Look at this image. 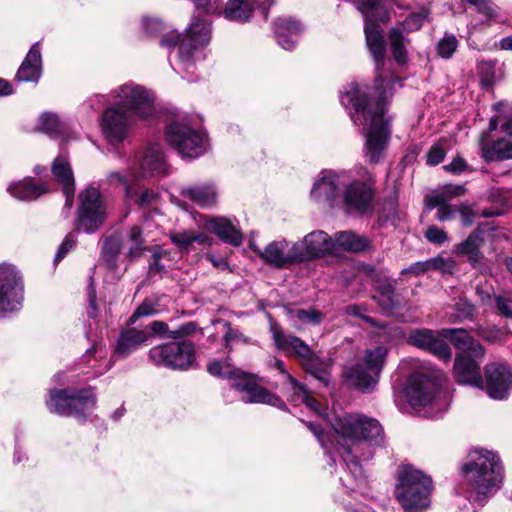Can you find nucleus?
Wrapping results in <instances>:
<instances>
[{"mask_svg":"<svg viewBox=\"0 0 512 512\" xmlns=\"http://www.w3.org/2000/svg\"><path fill=\"white\" fill-rule=\"evenodd\" d=\"M358 10L364 16L366 45L375 62L377 73L375 88L378 91L379 99L376 103H371L368 99V87L351 83L341 95L340 101L345 107L351 106L349 111L351 120L356 126H363V130H365V156L371 163H378L390 138L388 122L384 119L387 98L385 88L393 82L400 83L401 80L391 77L386 81L383 78L382 69L385 65L386 47L383 29L376 23V20L379 18L384 22L387 20V15L380 1L362 0L358 5Z\"/></svg>","mask_w":512,"mask_h":512,"instance_id":"obj_1","label":"nucleus"},{"mask_svg":"<svg viewBox=\"0 0 512 512\" xmlns=\"http://www.w3.org/2000/svg\"><path fill=\"white\" fill-rule=\"evenodd\" d=\"M306 426L325 450L331 447L336 449L356 477L363 474L360 462L371 459L374 447L384 442V431L380 423L362 414H344L331 421L335 443L328 439L319 425L308 422Z\"/></svg>","mask_w":512,"mask_h":512,"instance_id":"obj_2","label":"nucleus"},{"mask_svg":"<svg viewBox=\"0 0 512 512\" xmlns=\"http://www.w3.org/2000/svg\"><path fill=\"white\" fill-rule=\"evenodd\" d=\"M462 470L466 478V496L473 504L484 506L501 487L503 468L499 457L491 451L471 452L470 461Z\"/></svg>","mask_w":512,"mask_h":512,"instance_id":"obj_3","label":"nucleus"},{"mask_svg":"<svg viewBox=\"0 0 512 512\" xmlns=\"http://www.w3.org/2000/svg\"><path fill=\"white\" fill-rule=\"evenodd\" d=\"M431 477L411 465L402 466L398 474L395 497L405 512H423L431 502Z\"/></svg>","mask_w":512,"mask_h":512,"instance_id":"obj_4","label":"nucleus"},{"mask_svg":"<svg viewBox=\"0 0 512 512\" xmlns=\"http://www.w3.org/2000/svg\"><path fill=\"white\" fill-rule=\"evenodd\" d=\"M495 114L489 122V133L497 132L501 136L488 145V132L480 138L481 155L485 161L512 159V103L500 101L493 105Z\"/></svg>","mask_w":512,"mask_h":512,"instance_id":"obj_5","label":"nucleus"},{"mask_svg":"<svg viewBox=\"0 0 512 512\" xmlns=\"http://www.w3.org/2000/svg\"><path fill=\"white\" fill-rule=\"evenodd\" d=\"M211 38L210 23L205 18L194 17L185 35L181 36L176 32L165 35L160 45L164 47H175L179 45L180 69L189 71L194 66V53L206 46Z\"/></svg>","mask_w":512,"mask_h":512,"instance_id":"obj_6","label":"nucleus"},{"mask_svg":"<svg viewBox=\"0 0 512 512\" xmlns=\"http://www.w3.org/2000/svg\"><path fill=\"white\" fill-rule=\"evenodd\" d=\"M110 96L115 100L113 106L133 114L138 120H147L155 113L153 95L143 86L133 82L119 86Z\"/></svg>","mask_w":512,"mask_h":512,"instance_id":"obj_7","label":"nucleus"},{"mask_svg":"<svg viewBox=\"0 0 512 512\" xmlns=\"http://www.w3.org/2000/svg\"><path fill=\"white\" fill-rule=\"evenodd\" d=\"M96 401L92 388L81 389L72 394H68L67 390L53 389L46 405L52 413L85 419L87 412L95 407Z\"/></svg>","mask_w":512,"mask_h":512,"instance_id":"obj_8","label":"nucleus"},{"mask_svg":"<svg viewBox=\"0 0 512 512\" xmlns=\"http://www.w3.org/2000/svg\"><path fill=\"white\" fill-rule=\"evenodd\" d=\"M149 358L155 365L185 370L195 361V346L187 340L162 344L150 349Z\"/></svg>","mask_w":512,"mask_h":512,"instance_id":"obj_9","label":"nucleus"},{"mask_svg":"<svg viewBox=\"0 0 512 512\" xmlns=\"http://www.w3.org/2000/svg\"><path fill=\"white\" fill-rule=\"evenodd\" d=\"M165 136L183 158H197L206 150L205 136L185 123H171L166 128Z\"/></svg>","mask_w":512,"mask_h":512,"instance_id":"obj_10","label":"nucleus"},{"mask_svg":"<svg viewBox=\"0 0 512 512\" xmlns=\"http://www.w3.org/2000/svg\"><path fill=\"white\" fill-rule=\"evenodd\" d=\"M373 198L374 181L371 176L349 179L345 174L340 200L347 212L366 213L371 209Z\"/></svg>","mask_w":512,"mask_h":512,"instance_id":"obj_11","label":"nucleus"},{"mask_svg":"<svg viewBox=\"0 0 512 512\" xmlns=\"http://www.w3.org/2000/svg\"><path fill=\"white\" fill-rule=\"evenodd\" d=\"M228 378L232 380L231 387L243 393V401L246 403H263L286 410V404L279 396L271 393L258 383V377L254 374L233 370Z\"/></svg>","mask_w":512,"mask_h":512,"instance_id":"obj_12","label":"nucleus"},{"mask_svg":"<svg viewBox=\"0 0 512 512\" xmlns=\"http://www.w3.org/2000/svg\"><path fill=\"white\" fill-rule=\"evenodd\" d=\"M79 199L76 228L86 233H93L105 220V207L101 194L98 189L89 187L80 193Z\"/></svg>","mask_w":512,"mask_h":512,"instance_id":"obj_13","label":"nucleus"},{"mask_svg":"<svg viewBox=\"0 0 512 512\" xmlns=\"http://www.w3.org/2000/svg\"><path fill=\"white\" fill-rule=\"evenodd\" d=\"M23 301V283L12 265H0V318L18 311Z\"/></svg>","mask_w":512,"mask_h":512,"instance_id":"obj_14","label":"nucleus"},{"mask_svg":"<svg viewBox=\"0 0 512 512\" xmlns=\"http://www.w3.org/2000/svg\"><path fill=\"white\" fill-rule=\"evenodd\" d=\"M440 385V375H431L424 372L413 373L405 387L408 402L413 407L427 406L434 400Z\"/></svg>","mask_w":512,"mask_h":512,"instance_id":"obj_15","label":"nucleus"},{"mask_svg":"<svg viewBox=\"0 0 512 512\" xmlns=\"http://www.w3.org/2000/svg\"><path fill=\"white\" fill-rule=\"evenodd\" d=\"M138 121L133 114L112 105L103 112L101 127L109 143L116 145L128 138L131 129Z\"/></svg>","mask_w":512,"mask_h":512,"instance_id":"obj_16","label":"nucleus"},{"mask_svg":"<svg viewBox=\"0 0 512 512\" xmlns=\"http://www.w3.org/2000/svg\"><path fill=\"white\" fill-rule=\"evenodd\" d=\"M512 386V372L510 368L501 363H491L485 366V385L483 389L489 397L503 400L508 396Z\"/></svg>","mask_w":512,"mask_h":512,"instance_id":"obj_17","label":"nucleus"},{"mask_svg":"<svg viewBox=\"0 0 512 512\" xmlns=\"http://www.w3.org/2000/svg\"><path fill=\"white\" fill-rule=\"evenodd\" d=\"M138 170L133 171V178L163 177L168 174V165L162 147L158 143L149 145L137 159Z\"/></svg>","mask_w":512,"mask_h":512,"instance_id":"obj_18","label":"nucleus"},{"mask_svg":"<svg viewBox=\"0 0 512 512\" xmlns=\"http://www.w3.org/2000/svg\"><path fill=\"white\" fill-rule=\"evenodd\" d=\"M484 357H478L470 353H460L456 356L453 374L460 384H467L483 389V379L480 365Z\"/></svg>","mask_w":512,"mask_h":512,"instance_id":"obj_19","label":"nucleus"},{"mask_svg":"<svg viewBox=\"0 0 512 512\" xmlns=\"http://www.w3.org/2000/svg\"><path fill=\"white\" fill-rule=\"evenodd\" d=\"M298 246L299 261L321 257L326 253H333V238L322 230L307 234L302 242L294 243Z\"/></svg>","mask_w":512,"mask_h":512,"instance_id":"obj_20","label":"nucleus"},{"mask_svg":"<svg viewBox=\"0 0 512 512\" xmlns=\"http://www.w3.org/2000/svg\"><path fill=\"white\" fill-rule=\"evenodd\" d=\"M297 251L298 246L293 244L288 249V243L283 240L269 243L263 251L259 252V255L267 264L276 268H285L300 262Z\"/></svg>","mask_w":512,"mask_h":512,"instance_id":"obj_21","label":"nucleus"},{"mask_svg":"<svg viewBox=\"0 0 512 512\" xmlns=\"http://www.w3.org/2000/svg\"><path fill=\"white\" fill-rule=\"evenodd\" d=\"M345 173L325 172L321 179L315 182L311 196L317 201H327L331 205L341 198Z\"/></svg>","mask_w":512,"mask_h":512,"instance_id":"obj_22","label":"nucleus"},{"mask_svg":"<svg viewBox=\"0 0 512 512\" xmlns=\"http://www.w3.org/2000/svg\"><path fill=\"white\" fill-rule=\"evenodd\" d=\"M271 332L277 348L295 356L301 365L314 353L303 340L283 333L277 325L271 327Z\"/></svg>","mask_w":512,"mask_h":512,"instance_id":"obj_23","label":"nucleus"},{"mask_svg":"<svg viewBox=\"0 0 512 512\" xmlns=\"http://www.w3.org/2000/svg\"><path fill=\"white\" fill-rule=\"evenodd\" d=\"M271 5V0H266L261 3L256 0H229L226 4L224 15L225 18L229 20L245 22L251 17L254 8L257 7L266 20L268 17V9Z\"/></svg>","mask_w":512,"mask_h":512,"instance_id":"obj_24","label":"nucleus"},{"mask_svg":"<svg viewBox=\"0 0 512 512\" xmlns=\"http://www.w3.org/2000/svg\"><path fill=\"white\" fill-rule=\"evenodd\" d=\"M42 75V57L39 43L31 46L26 57L21 63L16 79L21 82L37 83Z\"/></svg>","mask_w":512,"mask_h":512,"instance_id":"obj_25","label":"nucleus"},{"mask_svg":"<svg viewBox=\"0 0 512 512\" xmlns=\"http://www.w3.org/2000/svg\"><path fill=\"white\" fill-rule=\"evenodd\" d=\"M150 337L147 329L128 328L120 333L115 353L120 357H126L144 345Z\"/></svg>","mask_w":512,"mask_h":512,"instance_id":"obj_26","label":"nucleus"},{"mask_svg":"<svg viewBox=\"0 0 512 512\" xmlns=\"http://www.w3.org/2000/svg\"><path fill=\"white\" fill-rule=\"evenodd\" d=\"M441 336L450 340L461 353H470L478 357L485 356L484 347L472 338L465 329H442Z\"/></svg>","mask_w":512,"mask_h":512,"instance_id":"obj_27","label":"nucleus"},{"mask_svg":"<svg viewBox=\"0 0 512 512\" xmlns=\"http://www.w3.org/2000/svg\"><path fill=\"white\" fill-rule=\"evenodd\" d=\"M51 170L55 179L62 186L63 194L66 197L65 206L70 209L73 205L75 193V182L71 166L66 159L57 157L52 164Z\"/></svg>","mask_w":512,"mask_h":512,"instance_id":"obj_28","label":"nucleus"},{"mask_svg":"<svg viewBox=\"0 0 512 512\" xmlns=\"http://www.w3.org/2000/svg\"><path fill=\"white\" fill-rule=\"evenodd\" d=\"M346 379L362 392L372 391L378 384L380 376L367 368L362 362H358L345 372Z\"/></svg>","mask_w":512,"mask_h":512,"instance_id":"obj_29","label":"nucleus"},{"mask_svg":"<svg viewBox=\"0 0 512 512\" xmlns=\"http://www.w3.org/2000/svg\"><path fill=\"white\" fill-rule=\"evenodd\" d=\"M207 230L215 234L223 242L239 246L243 241L242 233L224 217H213L205 223Z\"/></svg>","mask_w":512,"mask_h":512,"instance_id":"obj_30","label":"nucleus"},{"mask_svg":"<svg viewBox=\"0 0 512 512\" xmlns=\"http://www.w3.org/2000/svg\"><path fill=\"white\" fill-rule=\"evenodd\" d=\"M301 31V25L288 17L278 18L274 23L275 38L280 46L292 50Z\"/></svg>","mask_w":512,"mask_h":512,"instance_id":"obj_31","label":"nucleus"},{"mask_svg":"<svg viewBox=\"0 0 512 512\" xmlns=\"http://www.w3.org/2000/svg\"><path fill=\"white\" fill-rule=\"evenodd\" d=\"M49 191L44 183H37L33 178L11 184L8 192L16 199L22 201H33Z\"/></svg>","mask_w":512,"mask_h":512,"instance_id":"obj_32","label":"nucleus"},{"mask_svg":"<svg viewBox=\"0 0 512 512\" xmlns=\"http://www.w3.org/2000/svg\"><path fill=\"white\" fill-rule=\"evenodd\" d=\"M369 246L368 240L352 231L337 232L333 238V253L341 250L348 252H361Z\"/></svg>","mask_w":512,"mask_h":512,"instance_id":"obj_33","label":"nucleus"},{"mask_svg":"<svg viewBox=\"0 0 512 512\" xmlns=\"http://www.w3.org/2000/svg\"><path fill=\"white\" fill-rule=\"evenodd\" d=\"M171 242L181 251L189 252L194 248V244L201 246L211 245L212 239L205 233H196L191 230L175 231L169 234Z\"/></svg>","mask_w":512,"mask_h":512,"instance_id":"obj_34","label":"nucleus"},{"mask_svg":"<svg viewBox=\"0 0 512 512\" xmlns=\"http://www.w3.org/2000/svg\"><path fill=\"white\" fill-rule=\"evenodd\" d=\"M396 282L380 284L373 299L386 313L392 312L402 303L400 296L396 294Z\"/></svg>","mask_w":512,"mask_h":512,"instance_id":"obj_35","label":"nucleus"},{"mask_svg":"<svg viewBox=\"0 0 512 512\" xmlns=\"http://www.w3.org/2000/svg\"><path fill=\"white\" fill-rule=\"evenodd\" d=\"M332 362L330 359L320 358L317 354L313 353L303 364L306 372L310 373L324 386H328L330 382V368Z\"/></svg>","mask_w":512,"mask_h":512,"instance_id":"obj_36","label":"nucleus"},{"mask_svg":"<svg viewBox=\"0 0 512 512\" xmlns=\"http://www.w3.org/2000/svg\"><path fill=\"white\" fill-rule=\"evenodd\" d=\"M387 36L394 60L398 64H405L408 60L407 46L410 43V39L402 34V31L398 28H390Z\"/></svg>","mask_w":512,"mask_h":512,"instance_id":"obj_37","label":"nucleus"},{"mask_svg":"<svg viewBox=\"0 0 512 512\" xmlns=\"http://www.w3.org/2000/svg\"><path fill=\"white\" fill-rule=\"evenodd\" d=\"M150 329L153 334H156L165 339H180L193 334L197 326L194 322H186L180 325L177 329L170 330L168 325L163 321H153Z\"/></svg>","mask_w":512,"mask_h":512,"instance_id":"obj_38","label":"nucleus"},{"mask_svg":"<svg viewBox=\"0 0 512 512\" xmlns=\"http://www.w3.org/2000/svg\"><path fill=\"white\" fill-rule=\"evenodd\" d=\"M483 243L482 232L477 229L473 231L468 238L458 246V252L468 256V261L473 267H476L478 263L483 259L479 249Z\"/></svg>","mask_w":512,"mask_h":512,"instance_id":"obj_39","label":"nucleus"},{"mask_svg":"<svg viewBox=\"0 0 512 512\" xmlns=\"http://www.w3.org/2000/svg\"><path fill=\"white\" fill-rule=\"evenodd\" d=\"M182 195L200 206H210L216 203L217 193L211 185H196L182 190Z\"/></svg>","mask_w":512,"mask_h":512,"instance_id":"obj_40","label":"nucleus"},{"mask_svg":"<svg viewBox=\"0 0 512 512\" xmlns=\"http://www.w3.org/2000/svg\"><path fill=\"white\" fill-rule=\"evenodd\" d=\"M466 189L463 185L447 184L440 191L425 197L426 207L431 210L437 204L449 203L453 198L463 195Z\"/></svg>","mask_w":512,"mask_h":512,"instance_id":"obj_41","label":"nucleus"},{"mask_svg":"<svg viewBox=\"0 0 512 512\" xmlns=\"http://www.w3.org/2000/svg\"><path fill=\"white\" fill-rule=\"evenodd\" d=\"M388 353L389 350L387 347L382 345L376 346L374 348L367 349L360 362L380 376L385 366Z\"/></svg>","mask_w":512,"mask_h":512,"instance_id":"obj_42","label":"nucleus"},{"mask_svg":"<svg viewBox=\"0 0 512 512\" xmlns=\"http://www.w3.org/2000/svg\"><path fill=\"white\" fill-rule=\"evenodd\" d=\"M128 250L126 256L131 260H136L149 248L145 246L143 231L139 226H132L126 235Z\"/></svg>","mask_w":512,"mask_h":512,"instance_id":"obj_43","label":"nucleus"},{"mask_svg":"<svg viewBox=\"0 0 512 512\" xmlns=\"http://www.w3.org/2000/svg\"><path fill=\"white\" fill-rule=\"evenodd\" d=\"M122 249L121 239L117 236H110L105 239L102 247V259L110 269H116L117 259Z\"/></svg>","mask_w":512,"mask_h":512,"instance_id":"obj_44","label":"nucleus"},{"mask_svg":"<svg viewBox=\"0 0 512 512\" xmlns=\"http://www.w3.org/2000/svg\"><path fill=\"white\" fill-rule=\"evenodd\" d=\"M285 384L287 385L288 389L289 401L294 403L295 405L302 404L306 396L309 394V391L306 388V386L297 381L290 374H286Z\"/></svg>","mask_w":512,"mask_h":512,"instance_id":"obj_45","label":"nucleus"},{"mask_svg":"<svg viewBox=\"0 0 512 512\" xmlns=\"http://www.w3.org/2000/svg\"><path fill=\"white\" fill-rule=\"evenodd\" d=\"M224 328L226 329L225 334L223 336L225 347L231 351L234 344H244L247 345L250 343V338L245 336L240 330L232 327L231 323L225 321L223 323Z\"/></svg>","mask_w":512,"mask_h":512,"instance_id":"obj_46","label":"nucleus"},{"mask_svg":"<svg viewBox=\"0 0 512 512\" xmlns=\"http://www.w3.org/2000/svg\"><path fill=\"white\" fill-rule=\"evenodd\" d=\"M39 130L55 138L62 133V125L55 114L43 113L40 117Z\"/></svg>","mask_w":512,"mask_h":512,"instance_id":"obj_47","label":"nucleus"},{"mask_svg":"<svg viewBox=\"0 0 512 512\" xmlns=\"http://www.w3.org/2000/svg\"><path fill=\"white\" fill-rule=\"evenodd\" d=\"M434 338L433 331L421 328L411 331L407 341L415 347L427 350Z\"/></svg>","mask_w":512,"mask_h":512,"instance_id":"obj_48","label":"nucleus"},{"mask_svg":"<svg viewBox=\"0 0 512 512\" xmlns=\"http://www.w3.org/2000/svg\"><path fill=\"white\" fill-rule=\"evenodd\" d=\"M458 40L453 34H445L437 43V53L444 59H449L453 56L458 47Z\"/></svg>","mask_w":512,"mask_h":512,"instance_id":"obj_49","label":"nucleus"},{"mask_svg":"<svg viewBox=\"0 0 512 512\" xmlns=\"http://www.w3.org/2000/svg\"><path fill=\"white\" fill-rule=\"evenodd\" d=\"M426 15L423 13H414L409 15L404 21L398 23L393 28H398L402 34L406 35L410 32L419 30L424 23Z\"/></svg>","mask_w":512,"mask_h":512,"instance_id":"obj_50","label":"nucleus"},{"mask_svg":"<svg viewBox=\"0 0 512 512\" xmlns=\"http://www.w3.org/2000/svg\"><path fill=\"white\" fill-rule=\"evenodd\" d=\"M512 196V191L505 188L493 187L488 191V200L496 205V208L503 209Z\"/></svg>","mask_w":512,"mask_h":512,"instance_id":"obj_51","label":"nucleus"},{"mask_svg":"<svg viewBox=\"0 0 512 512\" xmlns=\"http://www.w3.org/2000/svg\"><path fill=\"white\" fill-rule=\"evenodd\" d=\"M431 270L439 271L444 274H452L456 268V262L448 257L443 258L440 256L430 258Z\"/></svg>","mask_w":512,"mask_h":512,"instance_id":"obj_52","label":"nucleus"},{"mask_svg":"<svg viewBox=\"0 0 512 512\" xmlns=\"http://www.w3.org/2000/svg\"><path fill=\"white\" fill-rule=\"evenodd\" d=\"M446 155V150L442 142L433 144L426 154V164L436 166L440 164Z\"/></svg>","mask_w":512,"mask_h":512,"instance_id":"obj_53","label":"nucleus"},{"mask_svg":"<svg viewBox=\"0 0 512 512\" xmlns=\"http://www.w3.org/2000/svg\"><path fill=\"white\" fill-rule=\"evenodd\" d=\"M427 351L431 352L442 360H449L451 357L450 347L446 342L435 336Z\"/></svg>","mask_w":512,"mask_h":512,"instance_id":"obj_54","label":"nucleus"},{"mask_svg":"<svg viewBox=\"0 0 512 512\" xmlns=\"http://www.w3.org/2000/svg\"><path fill=\"white\" fill-rule=\"evenodd\" d=\"M294 317L303 323L319 324L323 318V314L320 311L311 309H297L292 311Z\"/></svg>","mask_w":512,"mask_h":512,"instance_id":"obj_55","label":"nucleus"},{"mask_svg":"<svg viewBox=\"0 0 512 512\" xmlns=\"http://www.w3.org/2000/svg\"><path fill=\"white\" fill-rule=\"evenodd\" d=\"M476 7L477 11L488 18H495L497 12L490 0H462Z\"/></svg>","mask_w":512,"mask_h":512,"instance_id":"obj_56","label":"nucleus"},{"mask_svg":"<svg viewBox=\"0 0 512 512\" xmlns=\"http://www.w3.org/2000/svg\"><path fill=\"white\" fill-rule=\"evenodd\" d=\"M159 199V193L152 189L141 191L136 199V203L140 208L146 209L156 204Z\"/></svg>","mask_w":512,"mask_h":512,"instance_id":"obj_57","label":"nucleus"},{"mask_svg":"<svg viewBox=\"0 0 512 512\" xmlns=\"http://www.w3.org/2000/svg\"><path fill=\"white\" fill-rule=\"evenodd\" d=\"M493 306L501 316L512 318V299L503 295L495 296Z\"/></svg>","mask_w":512,"mask_h":512,"instance_id":"obj_58","label":"nucleus"},{"mask_svg":"<svg viewBox=\"0 0 512 512\" xmlns=\"http://www.w3.org/2000/svg\"><path fill=\"white\" fill-rule=\"evenodd\" d=\"M156 313L157 309L155 308V305L151 301L145 300L137 307L129 321L130 323H135L140 317L152 316Z\"/></svg>","mask_w":512,"mask_h":512,"instance_id":"obj_59","label":"nucleus"},{"mask_svg":"<svg viewBox=\"0 0 512 512\" xmlns=\"http://www.w3.org/2000/svg\"><path fill=\"white\" fill-rule=\"evenodd\" d=\"M163 252L160 249H154L151 261L149 263V274L163 275L166 272L165 266L161 263Z\"/></svg>","mask_w":512,"mask_h":512,"instance_id":"obj_60","label":"nucleus"},{"mask_svg":"<svg viewBox=\"0 0 512 512\" xmlns=\"http://www.w3.org/2000/svg\"><path fill=\"white\" fill-rule=\"evenodd\" d=\"M425 237L429 242L438 245H441L448 240L447 233L437 226H430L425 232Z\"/></svg>","mask_w":512,"mask_h":512,"instance_id":"obj_61","label":"nucleus"},{"mask_svg":"<svg viewBox=\"0 0 512 512\" xmlns=\"http://www.w3.org/2000/svg\"><path fill=\"white\" fill-rule=\"evenodd\" d=\"M75 244H76L75 237L73 236L72 233H69L65 237L63 242L61 243V245L56 253L54 262L58 263L59 261H61L65 257V255L75 246Z\"/></svg>","mask_w":512,"mask_h":512,"instance_id":"obj_62","label":"nucleus"},{"mask_svg":"<svg viewBox=\"0 0 512 512\" xmlns=\"http://www.w3.org/2000/svg\"><path fill=\"white\" fill-rule=\"evenodd\" d=\"M435 208H437L436 219L438 221L450 220L455 216V214L457 212L456 208H454L449 203H445V202L443 204L435 205Z\"/></svg>","mask_w":512,"mask_h":512,"instance_id":"obj_63","label":"nucleus"},{"mask_svg":"<svg viewBox=\"0 0 512 512\" xmlns=\"http://www.w3.org/2000/svg\"><path fill=\"white\" fill-rule=\"evenodd\" d=\"M428 271H431L430 259L412 263L408 268L403 269L401 274L410 273L415 276H420Z\"/></svg>","mask_w":512,"mask_h":512,"instance_id":"obj_64","label":"nucleus"}]
</instances>
